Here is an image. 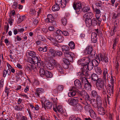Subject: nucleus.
Segmentation results:
<instances>
[{
    "label": "nucleus",
    "instance_id": "obj_1",
    "mask_svg": "<svg viewBox=\"0 0 120 120\" xmlns=\"http://www.w3.org/2000/svg\"><path fill=\"white\" fill-rule=\"evenodd\" d=\"M73 6L77 14H79L81 13L82 11V5L80 2H74L73 3Z\"/></svg>",
    "mask_w": 120,
    "mask_h": 120
},
{
    "label": "nucleus",
    "instance_id": "obj_2",
    "mask_svg": "<svg viewBox=\"0 0 120 120\" xmlns=\"http://www.w3.org/2000/svg\"><path fill=\"white\" fill-rule=\"evenodd\" d=\"M57 62L53 59H50L46 65L47 67L49 69L52 70L53 69L54 67L56 66Z\"/></svg>",
    "mask_w": 120,
    "mask_h": 120
},
{
    "label": "nucleus",
    "instance_id": "obj_3",
    "mask_svg": "<svg viewBox=\"0 0 120 120\" xmlns=\"http://www.w3.org/2000/svg\"><path fill=\"white\" fill-rule=\"evenodd\" d=\"M82 84H84V88L85 89L87 90H91L92 86L90 83L85 78H83L82 79Z\"/></svg>",
    "mask_w": 120,
    "mask_h": 120
},
{
    "label": "nucleus",
    "instance_id": "obj_4",
    "mask_svg": "<svg viewBox=\"0 0 120 120\" xmlns=\"http://www.w3.org/2000/svg\"><path fill=\"white\" fill-rule=\"evenodd\" d=\"M65 56L69 61L71 62L73 61V58L75 57V55L73 53L71 52H65Z\"/></svg>",
    "mask_w": 120,
    "mask_h": 120
},
{
    "label": "nucleus",
    "instance_id": "obj_5",
    "mask_svg": "<svg viewBox=\"0 0 120 120\" xmlns=\"http://www.w3.org/2000/svg\"><path fill=\"white\" fill-rule=\"evenodd\" d=\"M103 80L101 78H99V79L96 82V86L99 90H101V89L104 87L105 83Z\"/></svg>",
    "mask_w": 120,
    "mask_h": 120
},
{
    "label": "nucleus",
    "instance_id": "obj_6",
    "mask_svg": "<svg viewBox=\"0 0 120 120\" xmlns=\"http://www.w3.org/2000/svg\"><path fill=\"white\" fill-rule=\"evenodd\" d=\"M34 64H37V67L40 68L41 67V58L39 56H36L32 58Z\"/></svg>",
    "mask_w": 120,
    "mask_h": 120
},
{
    "label": "nucleus",
    "instance_id": "obj_7",
    "mask_svg": "<svg viewBox=\"0 0 120 120\" xmlns=\"http://www.w3.org/2000/svg\"><path fill=\"white\" fill-rule=\"evenodd\" d=\"M84 52L86 55L90 54L93 56L95 54V52L93 50L92 47L91 46L87 47L84 50Z\"/></svg>",
    "mask_w": 120,
    "mask_h": 120
},
{
    "label": "nucleus",
    "instance_id": "obj_8",
    "mask_svg": "<svg viewBox=\"0 0 120 120\" xmlns=\"http://www.w3.org/2000/svg\"><path fill=\"white\" fill-rule=\"evenodd\" d=\"M70 90L72 92H71L68 93V95L69 97H73L75 95L76 93L78 91V90L74 86H72L71 87Z\"/></svg>",
    "mask_w": 120,
    "mask_h": 120
},
{
    "label": "nucleus",
    "instance_id": "obj_9",
    "mask_svg": "<svg viewBox=\"0 0 120 120\" xmlns=\"http://www.w3.org/2000/svg\"><path fill=\"white\" fill-rule=\"evenodd\" d=\"M78 102V98L76 97L73 98L69 99L68 101V103L72 105H76Z\"/></svg>",
    "mask_w": 120,
    "mask_h": 120
},
{
    "label": "nucleus",
    "instance_id": "obj_10",
    "mask_svg": "<svg viewBox=\"0 0 120 120\" xmlns=\"http://www.w3.org/2000/svg\"><path fill=\"white\" fill-rule=\"evenodd\" d=\"M107 91L109 95H112L113 93V86L110 84L107 86Z\"/></svg>",
    "mask_w": 120,
    "mask_h": 120
},
{
    "label": "nucleus",
    "instance_id": "obj_11",
    "mask_svg": "<svg viewBox=\"0 0 120 120\" xmlns=\"http://www.w3.org/2000/svg\"><path fill=\"white\" fill-rule=\"evenodd\" d=\"M100 62H104L106 63H108V58L106 56H103L102 54H101L100 56L98 57Z\"/></svg>",
    "mask_w": 120,
    "mask_h": 120
},
{
    "label": "nucleus",
    "instance_id": "obj_12",
    "mask_svg": "<svg viewBox=\"0 0 120 120\" xmlns=\"http://www.w3.org/2000/svg\"><path fill=\"white\" fill-rule=\"evenodd\" d=\"M82 11L83 12H86L90 10V9L89 6L87 5L84 3H83L82 4Z\"/></svg>",
    "mask_w": 120,
    "mask_h": 120
},
{
    "label": "nucleus",
    "instance_id": "obj_13",
    "mask_svg": "<svg viewBox=\"0 0 120 120\" xmlns=\"http://www.w3.org/2000/svg\"><path fill=\"white\" fill-rule=\"evenodd\" d=\"M74 84L77 89H81L82 85L81 82L79 80L77 79L74 81Z\"/></svg>",
    "mask_w": 120,
    "mask_h": 120
},
{
    "label": "nucleus",
    "instance_id": "obj_14",
    "mask_svg": "<svg viewBox=\"0 0 120 120\" xmlns=\"http://www.w3.org/2000/svg\"><path fill=\"white\" fill-rule=\"evenodd\" d=\"M97 39V34L96 33L93 32L91 34V41L93 43H96Z\"/></svg>",
    "mask_w": 120,
    "mask_h": 120
},
{
    "label": "nucleus",
    "instance_id": "obj_15",
    "mask_svg": "<svg viewBox=\"0 0 120 120\" xmlns=\"http://www.w3.org/2000/svg\"><path fill=\"white\" fill-rule=\"evenodd\" d=\"M97 111L98 113L101 115H104L105 113L104 108L101 106H98L97 108Z\"/></svg>",
    "mask_w": 120,
    "mask_h": 120
},
{
    "label": "nucleus",
    "instance_id": "obj_16",
    "mask_svg": "<svg viewBox=\"0 0 120 120\" xmlns=\"http://www.w3.org/2000/svg\"><path fill=\"white\" fill-rule=\"evenodd\" d=\"M10 91L8 88H6L5 91H4L2 94L3 98H6L8 99V95Z\"/></svg>",
    "mask_w": 120,
    "mask_h": 120
},
{
    "label": "nucleus",
    "instance_id": "obj_17",
    "mask_svg": "<svg viewBox=\"0 0 120 120\" xmlns=\"http://www.w3.org/2000/svg\"><path fill=\"white\" fill-rule=\"evenodd\" d=\"M88 103L92 104V105L95 108H97L98 107L96 100L94 99H91L90 101H88Z\"/></svg>",
    "mask_w": 120,
    "mask_h": 120
},
{
    "label": "nucleus",
    "instance_id": "obj_18",
    "mask_svg": "<svg viewBox=\"0 0 120 120\" xmlns=\"http://www.w3.org/2000/svg\"><path fill=\"white\" fill-rule=\"evenodd\" d=\"M93 15V13L92 12H90L86 13L83 16V17L86 19H91Z\"/></svg>",
    "mask_w": 120,
    "mask_h": 120
},
{
    "label": "nucleus",
    "instance_id": "obj_19",
    "mask_svg": "<svg viewBox=\"0 0 120 120\" xmlns=\"http://www.w3.org/2000/svg\"><path fill=\"white\" fill-rule=\"evenodd\" d=\"M56 50H55L52 49L51 48L50 49L49 51V56L51 57H52L55 56Z\"/></svg>",
    "mask_w": 120,
    "mask_h": 120
},
{
    "label": "nucleus",
    "instance_id": "obj_20",
    "mask_svg": "<svg viewBox=\"0 0 120 120\" xmlns=\"http://www.w3.org/2000/svg\"><path fill=\"white\" fill-rule=\"evenodd\" d=\"M81 102L85 105L84 109L86 111H89L90 109H91V107L89 105V103H84L83 101H81Z\"/></svg>",
    "mask_w": 120,
    "mask_h": 120
},
{
    "label": "nucleus",
    "instance_id": "obj_21",
    "mask_svg": "<svg viewBox=\"0 0 120 120\" xmlns=\"http://www.w3.org/2000/svg\"><path fill=\"white\" fill-rule=\"evenodd\" d=\"M94 60H92V61H91L92 64L94 66H97L98 65V64L100 63V62L99 59L98 57V58Z\"/></svg>",
    "mask_w": 120,
    "mask_h": 120
},
{
    "label": "nucleus",
    "instance_id": "obj_22",
    "mask_svg": "<svg viewBox=\"0 0 120 120\" xmlns=\"http://www.w3.org/2000/svg\"><path fill=\"white\" fill-rule=\"evenodd\" d=\"M54 19V17L52 15L49 14L47 16V18L45 19V21L47 22H51V21Z\"/></svg>",
    "mask_w": 120,
    "mask_h": 120
},
{
    "label": "nucleus",
    "instance_id": "obj_23",
    "mask_svg": "<svg viewBox=\"0 0 120 120\" xmlns=\"http://www.w3.org/2000/svg\"><path fill=\"white\" fill-rule=\"evenodd\" d=\"M54 37L56 41H58V42H62L63 40V38L61 35H56Z\"/></svg>",
    "mask_w": 120,
    "mask_h": 120
},
{
    "label": "nucleus",
    "instance_id": "obj_24",
    "mask_svg": "<svg viewBox=\"0 0 120 120\" xmlns=\"http://www.w3.org/2000/svg\"><path fill=\"white\" fill-rule=\"evenodd\" d=\"M40 28L41 29L42 33L45 34L48 31L47 29L46 28L45 26L43 25H41L40 26Z\"/></svg>",
    "mask_w": 120,
    "mask_h": 120
},
{
    "label": "nucleus",
    "instance_id": "obj_25",
    "mask_svg": "<svg viewBox=\"0 0 120 120\" xmlns=\"http://www.w3.org/2000/svg\"><path fill=\"white\" fill-rule=\"evenodd\" d=\"M52 103L51 102H49L44 105V106L42 107H44L45 109H46V108L48 109H50L52 108Z\"/></svg>",
    "mask_w": 120,
    "mask_h": 120
},
{
    "label": "nucleus",
    "instance_id": "obj_26",
    "mask_svg": "<svg viewBox=\"0 0 120 120\" xmlns=\"http://www.w3.org/2000/svg\"><path fill=\"white\" fill-rule=\"evenodd\" d=\"M61 47L62 52L64 53L65 52H68L70 50L68 46L64 45L62 46Z\"/></svg>",
    "mask_w": 120,
    "mask_h": 120
},
{
    "label": "nucleus",
    "instance_id": "obj_27",
    "mask_svg": "<svg viewBox=\"0 0 120 120\" xmlns=\"http://www.w3.org/2000/svg\"><path fill=\"white\" fill-rule=\"evenodd\" d=\"M10 70L9 69L7 70H4L3 73V76L4 77H5L7 75L8 76L10 75Z\"/></svg>",
    "mask_w": 120,
    "mask_h": 120
},
{
    "label": "nucleus",
    "instance_id": "obj_28",
    "mask_svg": "<svg viewBox=\"0 0 120 120\" xmlns=\"http://www.w3.org/2000/svg\"><path fill=\"white\" fill-rule=\"evenodd\" d=\"M109 76V74L107 72V70L105 68L104 69V72L103 73V77L104 79H106V78Z\"/></svg>",
    "mask_w": 120,
    "mask_h": 120
},
{
    "label": "nucleus",
    "instance_id": "obj_29",
    "mask_svg": "<svg viewBox=\"0 0 120 120\" xmlns=\"http://www.w3.org/2000/svg\"><path fill=\"white\" fill-rule=\"evenodd\" d=\"M60 8L59 5L55 4L52 6V9L53 11H59Z\"/></svg>",
    "mask_w": 120,
    "mask_h": 120
},
{
    "label": "nucleus",
    "instance_id": "obj_30",
    "mask_svg": "<svg viewBox=\"0 0 120 120\" xmlns=\"http://www.w3.org/2000/svg\"><path fill=\"white\" fill-rule=\"evenodd\" d=\"M101 16V14H96V17L97 18V19L98 20V25L100 26L101 21L102 19L100 18V17Z\"/></svg>",
    "mask_w": 120,
    "mask_h": 120
},
{
    "label": "nucleus",
    "instance_id": "obj_31",
    "mask_svg": "<svg viewBox=\"0 0 120 120\" xmlns=\"http://www.w3.org/2000/svg\"><path fill=\"white\" fill-rule=\"evenodd\" d=\"M96 101L97 105H98V106H101L102 103L101 98L100 97H98L97 98Z\"/></svg>",
    "mask_w": 120,
    "mask_h": 120
},
{
    "label": "nucleus",
    "instance_id": "obj_32",
    "mask_svg": "<svg viewBox=\"0 0 120 120\" xmlns=\"http://www.w3.org/2000/svg\"><path fill=\"white\" fill-rule=\"evenodd\" d=\"M86 26L88 27H89L91 25V19H86Z\"/></svg>",
    "mask_w": 120,
    "mask_h": 120
},
{
    "label": "nucleus",
    "instance_id": "obj_33",
    "mask_svg": "<svg viewBox=\"0 0 120 120\" xmlns=\"http://www.w3.org/2000/svg\"><path fill=\"white\" fill-rule=\"evenodd\" d=\"M45 75L47 78H51L52 76V74L51 72L45 70Z\"/></svg>",
    "mask_w": 120,
    "mask_h": 120
},
{
    "label": "nucleus",
    "instance_id": "obj_34",
    "mask_svg": "<svg viewBox=\"0 0 120 120\" xmlns=\"http://www.w3.org/2000/svg\"><path fill=\"white\" fill-rule=\"evenodd\" d=\"M84 66H86L90 61V58L89 57H84Z\"/></svg>",
    "mask_w": 120,
    "mask_h": 120
},
{
    "label": "nucleus",
    "instance_id": "obj_35",
    "mask_svg": "<svg viewBox=\"0 0 120 120\" xmlns=\"http://www.w3.org/2000/svg\"><path fill=\"white\" fill-rule=\"evenodd\" d=\"M92 79L95 81H98V80L99 79L98 78V75L96 74L93 73L91 75Z\"/></svg>",
    "mask_w": 120,
    "mask_h": 120
},
{
    "label": "nucleus",
    "instance_id": "obj_36",
    "mask_svg": "<svg viewBox=\"0 0 120 120\" xmlns=\"http://www.w3.org/2000/svg\"><path fill=\"white\" fill-rule=\"evenodd\" d=\"M56 109L58 112L60 113H63L64 112V110L63 108L62 105H59L56 107Z\"/></svg>",
    "mask_w": 120,
    "mask_h": 120
},
{
    "label": "nucleus",
    "instance_id": "obj_37",
    "mask_svg": "<svg viewBox=\"0 0 120 120\" xmlns=\"http://www.w3.org/2000/svg\"><path fill=\"white\" fill-rule=\"evenodd\" d=\"M38 38L44 42H46V41L43 35H38L37 36Z\"/></svg>",
    "mask_w": 120,
    "mask_h": 120
},
{
    "label": "nucleus",
    "instance_id": "obj_38",
    "mask_svg": "<svg viewBox=\"0 0 120 120\" xmlns=\"http://www.w3.org/2000/svg\"><path fill=\"white\" fill-rule=\"evenodd\" d=\"M22 105H17L15 107V109L18 111H21L22 110L23 107Z\"/></svg>",
    "mask_w": 120,
    "mask_h": 120
},
{
    "label": "nucleus",
    "instance_id": "obj_39",
    "mask_svg": "<svg viewBox=\"0 0 120 120\" xmlns=\"http://www.w3.org/2000/svg\"><path fill=\"white\" fill-rule=\"evenodd\" d=\"M88 70L90 71L92 69L94 66L93 65L91 61H90L86 66Z\"/></svg>",
    "mask_w": 120,
    "mask_h": 120
},
{
    "label": "nucleus",
    "instance_id": "obj_40",
    "mask_svg": "<svg viewBox=\"0 0 120 120\" xmlns=\"http://www.w3.org/2000/svg\"><path fill=\"white\" fill-rule=\"evenodd\" d=\"M97 20L95 18H93L91 19V25L94 26H96L97 24H98V22H97Z\"/></svg>",
    "mask_w": 120,
    "mask_h": 120
},
{
    "label": "nucleus",
    "instance_id": "obj_41",
    "mask_svg": "<svg viewBox=\"0 0 120 120\" xmlns=\"http://www.w3.org/2000/svg\"><path fill=\"white\" fill-rule=\"evenodd\" d=\"M39 68V74L42 77H44L45 75V71L43 68H41V67Z\"/></svg>",
    "mask_w": 120,
    "mask_h": 120
},
{
    "label": "nucleus",
    "instance_id": "obj_42",
    "mask_svg": "<svg viewBox=\"0 0 120 120\" xmlns=\"http://www.w3.org/2000/svg\"><path fill=\"white\" fill-rule=\"evenodd\" d=\"M33 20L32 25H33L34 26H36L39 22V18L37 17V18L33 19Z\"/></svg>",
    "mask_w": 120,
    "mask_h": 120
},
{
    "label": "nucleus",
    "instance_id": "obj_43",
    "mask_svg": "<svg viewBox=\"0 0 120 120\" xmlns=\"http://www.w3.org/2000/svg\"><path fill=\"white\" fill-rule=\"evenodd\" d=\"M78 64L82 66H84V57L78 60Z\"/></svg>",
    "mask_w": 120,
    "mask_h": 120
},
{
    "label": "nucleus",
    "instance_id": "obj_44",
    "mask_svg": "<svg viewBox=\"0 0 120 120\" xmlns=\"http://www.w3.org/2000/svg\"><path fill=\"white\" fill-rule=\"evenodd\" d=\"M77 76L79 78L81 82H82V79L83 78H85L84 77L83 73L82 72L81 73L80 72H78L77 74Z\"/></svg>",
    "mask_w": 120,
    "mask_h": 120
},
{
    "label": "nucleus",
    "instance_id": "obj_45",
    "mask_svg": "<svg viewBox=\"0 0 120 120\" xmlns=\"http://www.w3.org/2000/svg\"><path fill=\"white\" fill-rule=\"evenodd\" d=\"M25 18V16H20L19 18L17 23H20L22 22Z\"/></svg>",
    "mask_w": 120,
    "mask_h": 120
},
{
    "label": "nucleus",
    "instance_id": "obj_46",
    "mask_svg": "<svg viewBox=\"0 0 120 120\" xmlns=\"http://www.w3.org/2000/svg\"><path fill=\"white\" fill-rule=\"evenodd\" d=\"M62 1H63V0H55V4L59 5H60L61 7L63 8L64 7H63V5L61 4H62Z\"/></svg>",
    "mask_w": 120,
    "mask_h": 120
},
{
    "label": "nucleus",
    "instance_id": "obj_47",
    "mask_svg": "<svg viewBox=\"0 0 120 120\" xmlns=\"http://www.w3.org/2000/svg\"><path fill=\"white\" fill-rule=\"evenodd\" d=\"M95 71L96 73L98 75H100L101 73V70L100 68L98 67H97L95 68Z\"/></svg>",
    "mask_w": 120,
    "mask_h": 120
},
{
    "label": "nucleus",
    "instance_id": "obj_48",
    "mask_svg": "<svg viewBox=\"0 0 120 120\" xmlns=\"http://www.w3.org/2000/svg\"><path fill=\"white\" fill-rule=\"evenodd\" d=\"M28 53L29 56L32 57V58L36 56V53L34 52L29 51Z\"/></svg>",
    "mask_w": 120,
    "mask_h": 120
},
{
    "label": "nucleus",
    "instance_id": "obj_49",
    "mask_svg": "<svg viewBox=\"0 0 120 120\" xmlns=\"http://www.w3.org/2000/svg\"><path fill=\"white\" fill-rule=\"evenodd\" d=\"M79 94L80 96H82V97L86 95L87 94L86 92L84 90L79 92Z\"/></svg>",
    "mask_w": 120,
    "mask_h": 120
},
{
    "label": "nucleus",
    "instance_id": "obj_50",
    "mask_svg": "<svg viewBox=\"0 0 120 120\" xmlns=\"http://www.w3.org/2000/svg\"><path fill=\"white\" fill-rule=\"evenodd\" d=\"M75 109L78 110H80L82 109V106L79 104H77L75 106Z\"/></svg>",
    "mask_w": 120,
    "mask_h": 120
},
{
    "label": "nucleus",
    "instance_id": "obj_51",
    "mask_svg": "<svg viewBox=\"0 0 120 120\" xmlns=\"http://www.w3.org/2000/svg\"><path fill=\"white\" fill-rule=\"evenodd\" d=\"M83 97L84 100H85L86 101L85 103H88V101H90V97L88 94H86V95L84 96Z\"/></svg>",
    "mask_w": 120,
    "mask_h": 120
},
{
    "label": "nucleus",
    "instance_id": "obj_52",
    "mask_svg": "<svg viewBox=\"0 0 120 120\" xmlns=\"http://www.w3.org/2000/svg\"><path fill=\"white\" fill-rule=\"evenodd\" d=\"M70 46V49H73L75 47V45L74 42L73 41L70 42L68 44Z\"/></svg>",
    "mask_w": 120,
    "mask_h": 120
},
{
    "label": "nucleus",
    "instance_id": "obj_53",
    "mask_svg": "<svg viewBox=\"0 0 120 120\" xmlns=\"http://www.w3.org/2000/svg\"><path fill=\"white\" fill-rule=\"evenodd\" d=\"M72 32V30H70L69 31V32H68L67 31H63V33L65 36L69 35V34H71L70 32Z\"/></svg>",
    "mask_w": 120,
    "mask_h": 120
},
{
    "label": "nucleus",
    "instance_id": "obj_54",
    "mask_svg": "<svg viewBox=\"0 0 120 120\" xmlns=\"http://www.w3.org/2000/svg\"><path fill=\"white\" fill-rule=\"evenodd\" d=\"M25 69L29 72H31L32 70V68H31V65L29 64H27V65L25 67Z\"/></svg>",
    "mask_w": 120,
    "mask_h": 120
},
{
    "label": "nucleus",
    "instance_id": "obj_55",
    "mask_svg": "<svg viewBox=\"0 0 120 120\" xmlns=\"http://www.w3.org/2000/svg\"><path fill=\"white\" fill-rule=\"evenodd\" d=\"M63 55V53L61 51L59 50H56V56H62Z\"/></svg>",
    "mask_w": 120,
    "mask_h": 120
},
{
    "label": "nucleus",
    "instance_id": "obj_56",
    "mask_svg": "<svg viewBox=\"0 0 120 120\" xmlns=\"http://www.w3.org/2000/svg\"><path fill=\"white\" fill-rule=\"evenodd\" d=\"M56 88L58 91H59V92H60L63 90L64 87L62 85H59Z\"/></svg>",
    "mask_w": 120,
    "mask_h": 120
},
{
    "label": "nucleus",
    "instance_id": "obj_57",
    "mask_svg": "<svg viewBox=\"0 0 120 120\" xmlns=\"http://www.w3.org/2000/svg\"><path fill=\"white\" fill-rule=\"evenodd\" d=\"M87 68L86 66H82V67L81 69V71L82 72L84 73L87 70Z\"/></svg>",
    "mask_w": 120,
    "mask_h": 120
},
{
    "label": "nucleus",
    "instance_id": "obj_58",
    "mask_svg": "<svg viewBox=\"0 0 120 120\" xmlns=\"http://www.w3.org/2000/svg\"><path fill=\"white\" fill-rule=\"evenodd\" d=\"M108 102L109 104L110 100L112 99V97L111 95H109V94L107 95Z\"/></svg>",
    "mask_w": 120,
    "mask_h": 120
},
{
    "label": "nucleus",
    "instance_id": "obj_59",
    "mask_svg": "<svg viewBox=\"0 0 120 120\" xmlns=\"http://www.w3.org/2000/svg\"><path fill=\"white\" fill-rule=\"evenodd\" d=\"M91 94L94 97H96L98 95L97 92L95 90H93L91 91Z\"/></svg>",
    "mask_w": 120,
    "mask_h": 120
},
{
    "label": "nucleus",
    "instance_id": "obj_60",
    "mask_svg": "<svg viewBox=\"0 0 120 120\" xmlns=\"http://www.w3.org/2000/svg\"><path fill=\"white\" fill-rule=\"evenodd\" d=\"M69 0H63L62 5L63 6V7H65L66 6L67 3H68Z\"/></svg>",
    "mask_w": 120,
    "mask_h": 120
},
{
    "label": "nucleus",
    "instance_id": "obj_61",
    "mask_svg": "<svg viewBox=\"0 0 120 120\" xmlns=\"http://www.w3.org/2000/svg\"><path fill=\"white\" fill-rule=\"evenodd\" d=\"M69 0H63L62 5L63 6V7H65L66 6L67 3H68Z\"/></svg>",
    "mask_w": 120,
    "mask_h": 120
},
{
    "label": "nucleus",
    "instance_id": "obj_62",
    "mask_svg": "<svg viewBox=\"0 0 120 120\" xmlns=\"http://www.w3.org/2000/svg\"><path fill=\"white\" fill-rule=\"evenodd\" d=\"M36 91L39 93H41L43 91V90L42 88H37L36 90Z\"/></svg>",
    "mask_w": 120,
    "mask_h": 120
},
{
    "label": "nucleus",
    "instance_id": "obj_63",
    "mask_svg": "<svg viewBox=\"0 0 120 120\" xmlns=\"http://www.w3.org/2000/svg\"><path fill=\"white\" fill-rule=\"evenodd\" d=\"M62 22L63 25H65L67 23V20L65 18H63L61 20Z\"/></svg>",
    "mask_w": 120,
    "mask_h": 120
},
{
    "label": "nucleus",
    "instance_id": "obj_64",
    "mask_svg": "<svg viewBox=\"0 0 120 120\" xmlns=\"http://www.w3.org/2000/svg\"><path fill=\"white\" fill-rule=\"evenodd\" d=\"M27 61L28 62L31 64H34L33 58L31 57H29L27 59Z\"/></svg>",
    "mask_w": 120,
    "mask_h": 120
}]
</instances>
